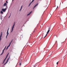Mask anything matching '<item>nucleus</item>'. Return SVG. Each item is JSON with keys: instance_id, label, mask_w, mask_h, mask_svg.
<instances>
[{"instance_id": "nucleus-1", "label": "nucleus", "mask_w": 67, "mask_h": 67, "mask_svg": "<svg viewBox=\"0 0 67 67\" xmlns=\"http://www.w3.org/2000/svg\"><path fill=\"white\" fill-rule=\"evenodd\" d=\"M50 30H51V26H50L49 28H48V30L47 32V33L46 34V35L45 36V37H44V38H45V37L47 35V34H48V33L49 32V31H50Z\"/></svg>"}, {"instance_id": "nucleus-2", "label": "nucleus", "mask_w": 67, "mask_h": 67, "mask_svg": "<svg viewBox=\"0 0 67 67\" xmlns=\"http://www.w3.org/2000/svg\"><path fill=\"white\" fill-rule=\"evenodd\" d=\"M15 22H14V23L13 24V25L12 26V30H11V33H12V32L13 31V28H14V26L15 25Z\"/></svg>"}, {"instance_id": "nucleus-3", "label": "nucleus", "mask_w": 67, "mask_h": 67, "mask_svg": "<svg viewBox=\"0 0 67 67\" xmlns=\"http://www.w3.org/2000/svg\"><path fill=\"white\" fill-rule=\"evenodd\" d=\"M7 9V8H5V9L3 8L2 9V10L3 11V12H5V11H6V10Z\"/></svg>"}, {"instance_id": "nucleus-4", "label": "nucleus", "mask_w": 67, "mask_h": 67, "mask_svg": "<svg viewBox=\"0 0 67 67\" xmlns=\"http://www.w3.org/2000/svg\"><path fill=\"white\" fill-rule=\"evenodd\" d=\"M2 32L0 36V41H1V37H2Z\"/></svg>"}, {"instance_id": "nucleus-5", "label": "nucleus", "mask_w": 67, "mask_h": 67, "mask_svg": "<svg viewBox=\"0 0 67 67\" xmlns=\"http://www.w3.org/2000/svg\"><path fill=\"white\" fill-rule=\"evenodd\" d=\"M38 3H37L36 4L33 8V9H34V8H35V7H36L37 6V5H38Z\"/></svg>"}, {"instance_id": "nucleus-6", "label": "nucleus", "mask_w": 67, "mask_h": 67, "mask_svg": "<svg viewBox=\"0 0 67 67\" xmlns=\"http://www.w3.org/2000/svg\"><path fill=\"white\" fill-rule=\"evenodd\" d=\"M7 4L6 3H5L4 4V6L5 7L6 6V7H7Z\"/></svg>"}, {"instance_id": "nucleus-7", "label": "nucleus", "mask_w": 67, "mask_h": 67, "mask_svg": "<svg viewBox=\"0 0 67 67\" xmlns=\"http://www.w3.org/2000/svg\"><path fill=\"white\" fill-rule=\"evenodd\" d=\"M9 28L8 29L7 31V34H9Z\"/></svg>"}, {"instance_id": "nucleus-8", "label": "nucleus", "mask_w": 67, "mask_h": 67, "mask_svg": "<svg viewBox=\"0 0 67 67\" xmlns=\"http://www.w3.org/2000/svg\"><path fill=\"white\" fill-rule=\"evenodd\" d=\"M4 50H5V49H4L3 50V52L2 53H1V55H2V54H3V53H4Z\"/></svg>"}, {"instance_id": "nucleus-9", "label": "nucleus", "mask_w": 67, "mask_h": 67, "mask_svg": "<svg viewBox=\"0 0 67 67\" xmlns=\"http://www.w3.org/2000/svg\"><path fill=\"white\" fill-rule=\"evenodd\" d=\"M32 11L31 12L29 13V14H28L27 15V16H28V15H30V14H31V13H32Z\"/></svg>"}, {"instance_id": "nucleus-10", "label": "nucleus", "mask_w": 67, "mask_h": 67, "mask_svg": "<svg viewBox=\"0 0 67 67\" xmlns=\"http://www.w3.org/2000/svg\"><path fill=\"white\" fill-rule=\"evenodd\" d=\"M34 0H32V1L29 4H30V5H31V3H32V2H34Z\"/></svg>"}, {"instance_id": "nucleus-11", "label": "nucleus", "mask_w": 67, "mask_h": 67, "mask_svg": "<svg viewBox=\"0 0 67 67\" xmlns=\"http://www.w3.org/2000/svg\"><path fill=\"white\" fill-rule=\"evenodd\" d=\"M10 58V55L9 56V58H8V59H7V62H8V61L9 60Z\"/></svg>"}, {"instance_id": "nucleus-12", "label": "nucleus", "mask_w": 67, "mask_h": 67, "mask_svg": "<svg viewBox=\"0 0 67 67\" xmlns=\"http://www.w3.org/2000/svg\"><path fill=\"white\" fill-rule=\"evenodd\" d=\"M0 13H1L2 14H3V12H2V11H0Z\"/></svg>"}, {"instance_id": "nucleus-13", "label": "nucleus", "mask_w": 67, "mask_h": 67, "mask_svg": "<svg viewBox=\"0 0 67 67\" xmlns=\"http://www.w3.org/2000/svg\"><path fill=\"white\" fill-rule=\"evenodd\" d=\"M22 7H23V5L21 6V8L20 10L19 11H20L21 10V9H22Z\"/></svg>"}, {"instance_id": "nucleus-14", "label": "nucleus", "mask_w": 67, "mask_h": 67, "mask_svg": "<svg viewBox=\"0 0 67 67\" xmlns=\"http://www.w3.org/2000/svg\"><path fill=\"white\" fill-rule=\"evenodd\" d=\"M8 35H9V34H7V35H6V38H7V36H8Z\"/></svg>"}, {"instance_id": "nucleus-15", "label": "nucleus", "mask_w": 67, "mask_h": 67, "mask_svg": "<svg viewBox=\"0 0 67 67\" xmlns=\"http://www.w3.org/2000/svg\"><path fill=\"white\" fill-rule=\"evenodd\" d=\"M21 64H22V62H21L19 64L20 66H21Z\"/></svg>"}, {"instance_id": "nucleus-16", "label": "nucleus", "mask_w": 67, "mask_h": 67, "mask_svg": "<svg viewBox=\"0 0 67 67\" xmlns=\"http://www.w3.org/2000/svg\"><path fill=\"white\" fill-rule=\"evenodd\" d=\"M9 53H8V54H7V57L8 56V55H9Z\"/></svg>"}, {"instance_id": "nucleus-17", "label": "nucleus", "mask_w": 67, "mask_h": 67, "mask_svg": "<svg viewBox=\"0 0 67 67\" xmlns=\"http://www.w3.org/2000/svg\"><path fill=\"white\" fill-rule=\"evenodd\" d=\"M57 65H58V62L57 63Z\"/></svg>"}, {"instance_id": "nucleus-18", "label": "nucleus", "mask_w": 67, "mask_h": 67, "mask_svg": "<svg viewBox=\"0 0 67 67\" xmlns=\"http://www.w3.org/2000/svg\"><path fill=\"white\" fill-rule=\"evenodd\" d=\"M10 45H9V46H8L7 47L8 48V47H10Z\"/></svg>"}, {"instance_id": "nucleus-19", "label": "nucleus", "mask_w": 67, "mask_h": 67, "mask_svg": "<svg viewBox=\"0 0 67 67\" xmlns=\"http://www.w3.org/2000/svg\"><path fill=\"white\" fill-rule=\"evenodd\" d=\"M6 2L7 3H8V1H6Z\"/></svg>"}, {"instance_id": "nucleus-20", "label": "nucleus", "mask_w": 67, "mask_h": 67, "mask_svg": "<svg viewBox=\"0 0 67 67\" xmlns=\"http://www.w3.org/2000/svg\"><path fill=\"white\" fill-rule=\"evenodd\" d=\"M6 46H5V47L4 48V49H5V48H6Z\"/></svg>"}, {"instance_id": "nucleus-21", "label": "nucleus", "mask_w": 67, "mask_h": 67, "mask_svg": "<svg viewBox=\"0 0 67 67\" xmlns=\"http://www.w3.org/2000/svg\"><path fill=\"white\" fill-rule=\"evenodd\" d=\"M8 57V56H6L5 59H7V57Z\"/></svg>"}, {"instance_id": "nucleus-22", "label": "nucleus", "mask_w": 67, "mask_h": 67, "mask_svg": "<svg viewBox=\"0 0 67 67\" xmlns=\"http://www.w3.org/2000/svg\"><path fill=\"white\" fill-rule=\"evenodd\" d=\"M8 61H7L5 63L7 64V63H8Z\"/></svg>"}, {"instance_id": "nucleus-23", "label": "nucleus", "mask_w": 67, "mask_h": 67, "mask_svg": "<svg viewBox=\"0 0 67 67\" xmlns=\"http://www.w3.org/2000/svg\"><path fill=\"white\" fill-rule=\"evenodd\" d=\"M10 16H11V15H10L9 16V17H8L9 19V18H10Z\"/></svg>"}, {"instance_id": "nucleus-24", "label": "nucleus", "mask_w": 67, "mask_h": 67, "mask_svg": "<svg viewBox=\"0 0 67 67\" xmlns=\"http://www.w3.org/2000/svg\"><path fill=\"white\" fill-rule=\"evenodd\" d=\"M12 41H13V39L12 40V41H11V42H10L12 43Z\"/></svg>"}, {"instance_id": "nucleus-25", "label": "nucleus", "mask_w": 67, "mask_h": 67, "mask_svg": "<svg viewBox=\"0 0 67 67\" xmlns=\"http://www.w3.org/2000/svg\"><path fill=\"white\" fill-rule=\"evenodd\" d=\"M8 47H7V48L6 49V50H7V49H8Z\"/></svg>"}, {"instance_id": "nucleus-26", "label": "nucleus", "mask_w": 67, "mask_h": 67, "mask_svg": "<svg viewBox=\"0 0 67 67\" xmlns=\"http://www.w3.org/2000/svg\"><path fill=\"white\" fill-rule=\"evenodd\" d=\"M58 8V6H57V8H56V9H57V8Z\"/></svg>"}, {"instance_id": "nucleus-27", "label": "nucleus", "mask_w": 67, "mask_h": 67, "mask_svg": "<svg viewBox=\"0 0 67 67\" xmlns=\"http://www.w3.org/2000/svg\"><path fill=\"white\" fill-rule=\"evenodd\" d=\"M5 60H6V59L5 58V59H4V60H5Z\"/></svg>"}, {"instance_id": "nucleus-28", "label": "nucleus", "mask_w": 67, "mask_h": 67, "mask_svg": "<svg viewBox=\"0 0 67 67\" xmlns=\"http://www.w3.org/2000/svg\"><path fill=\"white\" fill-rule=\"evenodd\" d=\"M7 64V63H5L4 64V65H5V64Z\"/></svg>"}, {"instance_id": "nucleus-29", "label": "nucleus", "mask_w": 67, "mask_h": 67, "mask_svg": "<svg viewBox=\"0 0 67 67\" xmlns=\"http://www.w3.org/2000/svg\"><path fill=\"white\" fill-rule=\"evenodd\" d=\"M11 44V43H9V45H10Z\"/></svg>"}, {"instance_id": "nucleus-30", "label": "nucleus", "mask_w": 67, "mask_h": 67, "mask_svg": "<svg viewBox=\"0 0 67 67\" xmlns=\"http://www.w3.org/2000/svg\"><path fill=\"white\" fill-rule=\"evenodd\" d=\"M30 5H30V4L29 5V7H30Z\"/></svg>"}, {"instance_id": "nucleus-31", "label": "nucleus", "mask_w": 67, "mask_h": 67, "mask_svg": "<svg viewBox=\"0 0 67 67\" xmlns=\"http://www.w3.org/2000/svg\"><path fill=\"white\" fill-rule=\"evenodd\" d=\"M4 62H5V60H4L3 61V63H4Z\"/></svg>"}, {"instance_id": "nucleus-32", "label": "nucleus", "mask_w": 67, "mask_h": 67, "mask_svg": "<svg viewBox=\"0 0 67 67\" xmlns=\"http://www.w3.org/2000/svg\"><path fill=\"white\" fill-rule=\"evenodd\" d=\"M10 44H11L12 43L11 42H10Z\"/></svg>"}, {"instance_id": "nucleus-33", "label": "nucleus", "mask_w": 67, "mask_h": 67, "mask_svg": "<svg viewBox=\"0 0 67 67\" xmlns=\"http://www.w3.org/2000/svg\"><path fill=\"white\" fill-rule=\"evenodd\" d=\"M11 13H10V16H11Z\"/></svg>"}, {"instance_id": "nucleus-34", "label": "nucleus", "mask_w": 67, "mask_h": 67, "mask_svg": "<svg viewBox=\"0 0 67 67\" xmlns=\"http://www.w3.org/2000/svg\"><path fill=\"white\" fill-rule=\"evenodd\" d=\"M3 63H4V62H3L2 64H3Z\"/></svg>"}, {"instance_id": "nucleus-35", "label": "nucleus", "mask_w": 67, "mask_h": 67, "mask_svg": "<svg viewBox=\"0 0 67 67\" xmlns=\"http://www.w3.org/2000/svg\"><path fill=\"white\" fill-rule=\"evenodd\" d=\"M12 1H14V0H12Z\"/></svg>"}, {"instance_id": "nucleus-36", "label": "nucleus", "mask_w": 67, "mask_h": 67, "mask_svg": "<svg viewBox=\"0 0 67 67\" xmlns=\"http://www.w3.org/2000/svg\"><path fill=\"white\" fill-rule=\"evenodd\" d=\"M34 32H35V30H34Z\"/></svg>"}, {"instance_id": "nucleus-37", "label": "nucleus", "mask_w": 67, "mask_h": 67, "mask_svg": "<svg viewBox=\"0 0 67 67\" xmlns=\"http://www.w3.org/2000/svg\"><path fill=\"white\" fill-rule=\"evenodd\" d=\"M34 67H35V66H34Z\"/></svg>"}]
</instances>
